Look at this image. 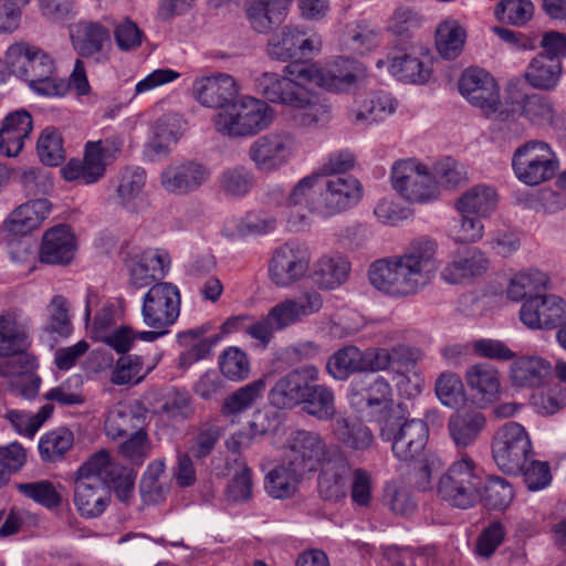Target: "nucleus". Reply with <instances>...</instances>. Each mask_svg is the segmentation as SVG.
<instances>
[{"label":"nucleus","mask_w":566,"mask_h":566,"mask_svg":"<svg viewBox=\"0 0 566 566\" xmlns=\"http://www.w3.org/2000/svg\"><path fill=\"white\" fill-rule=\"evenodd\" d=\"M366 77V69L356 60L337 56L321 66L312 62H291L281 74L264 72L255 78L256 91L268 101L290 107L298 127L322 128L333 118L328 98L315 91L344 93Z\"/></svg>","instance_id":"f257e3e1"},{"label":"nucleus","mask_w":566,"mask_h":566,"mask_svg":"<svg viewBox=\"0 0 566 566\" xmlns=\"http://www.w3.org/2000/svg\"><path fill=\"white\" fill-rule=\"evenodd\" d=\"M437 248V242L430 238L413 239L400 254L371 262L367 270L368 282L391 298L416 296L436 275Z\"/></svg>","instance_id":"f03ea898"},{"label":"nucleus","mask_w":566,"mask_h":566,"mask_svg":"<svg viewBox=\"0 0 566 566\" xmlns=\"http://www.w3.org/2000/svg\"><path fill=\"white\" fill-rule=\"evenodd\" d=\"M32 321L19 308L0 312V377L32 374L38 357L29 352L32 345Z\"/></svg>","instance_id":"7ed1b4c3"},{"label":"nucleus","mask_w":566,"mask_h":566,"mask_svg":"<svg viewBox=\"0 0 566 566\" xmlns=\"http://www.w3.org/2000/svg\"><path fill=\"white\" fill-rule=\"evenodd\" d=\"M272 120L273 109L266 102L245 95L220 109L213 126L223 136L247 137L266 129Z\"/></svg>","instance_id":"20e7f679"},{"label":"nucleus","mask_w":566,"mask_h":566,"mask_svg":"<svg viewBox=\"0 0 566 566\" xmlns=\"http://www.w3.org/2000/svg\"><path fill=\"white\" fill-rule=\"evenodd\" d=\"M482 471L467 454L450 464L438 484L439 496L451 506L463 510L482 500Z\"/></svg>","instance_id":"39448f33"},{"label":"nucleus","mask_w":566,"mask_h":566,"mask_svg":"<svg viewBox=\"0 0 566 566\" xmlns=\"http://www.w3.org/2000/svg\"><path fill=\"white\" fill-rule=\"evenodd\" d=\"M123 148V139L112 135L98 140H88L84 145L83 159L73 158L62 168V177L66 181L92 185L102 179L106 167L118 158Z\"/></svg>","instance_id":"423d86ee"},{"label":"nucleus","mask_w":566,"mask_h":566,"mask_svg":"<svg viewBox=\"0 0 566 566\" xmlns=\"http://www.w3.org/2000/svg\"><path fill=\"white\" fill-rule=\"evenodd\" d=\"M459 90L462 96L480 108L486 117L505 122L514 112L500 101V88L495 78L484 69L473 66L467 69L460 77Z\"/></svg>","instance_id":"0eeeda50"},{"label":"nucleus","mask_w":566,"mask_h":566,"mask_svg":"<svg viewBox=\"0 0 566 566\" xmlns=\"http://www.w3.org/2000/svg\"><path fill=\"white\" fill-rule=\"evenodd\" d=\"M559 167L556 153L543 140H530L517 147L512 157L515 177L526 186H538L554 178Z\"/></svg>","instance_id":"6e6552de"},{"label":"nucleus","mask_w":566,"mask_h":566,"mask_svg":"<svg viewBox=\"0 0 566 566\" xmlns=\"http://www.w3.org/2000/svg\"><path fill=\"white\" fill-rule=\"evenodd\" d=\"M492 457L502 472L518 474L528 458H533L532 440L526 429L515 421L501 426L493 437Z\"/></svg>","instance_id":"1a4fd4ad"},{"label":"nucleus","mask_w":566,"mask_h":566,"mask_svg":"<svg viewBox=\"0 0 566 566\" xmlns=\"http://www.w3.org/2000/svg\"><path fill=\"white\" fill-rule=\"evenodd\" d=\"M391 184L394 189L410 202L426 203L439 197L438 181L428 166L413 158L394 164Z\"/></svg>","instance_id":"9d476101"},{"label":"nucleus","mask_w":566,"mask_h":566,"mask_svg":"<svg viewBox=\"0 0 566 566\" xmlns=\"http://www.w3.org/2000/svg\"><path fill=\"white\" fill-rule=\"evenodd\" d=\"M322 46V36L317 32L305 27L287 24L269 38L266 54L280 62H298L297 60L319 54Z\"/></svg>","instance_id":"9b49d317"},{"label":"nucleus","mask_w":566,"mask_h":566,"mask_svg":"<svg viewBox=\"0 0 566 566\" xmlns=\"http://www.w3.org/2000/svg\"><path fill=\"white\" fill-rule=\"evenodd\" d=\"M75 476L103 482L114 489L120 501H127L134 490V472L115 462L106 449H101L91 454L73 473Z\"/></svg>","instance_id":"f8f14e48"},{"label":"nucleus","mask_w":566,"mask_h":566,"mask_svg":"<svg viewBox=\"0 0 566 566\" xmlns=\"http://www.w3.org/2000/svg\"><path fill=\"white\" fill-rule=\"evenodd\" d=\"M180 307L181 294L177 285L170 282L155 283L143 296V322L150 328H169L177 322Z\"/></svg>","instance_id":"ddd939ff"},{"label":"nucleus","mask_w":566,"mask_h":566,"mask_svg":"<svg viewBox=\"0 0 566 566\" xmlns=\"http://www.w3.org/2000/svg\"><path fill=\"white\" fill-rule=\"evenodd\" d=\"M333 451L318 432L302 429L287 436L282 458L307 475L315 472Z\"/></svg>","instance_id":"4468645a"},{"label":"nucleus","mask_w":566,"mask_h":566,"mask_svg":"<svg viewBox=\"0 0 566 566\" xmlns=\"http://www.w3.org/2000/svg\"><path fill=\"white\" fill-rule=\"evenodd\" d=\"M296 153V139L286 132H271L254 139L248 150L255 168L271 174L286 166Z\"/></svg>","instance_id":"2eb2a0df"},{"label":"nucleus","mask_w":566,"mask_h":566,"mask_svg":"<svg viewBox=\"0 0 566 566\" xmlns=\"http://www.w3.org/2000/svg\"><path fill=\"white\" fill-rule=\"evenodd\" d=\"M380 436L386 441H391V451L400 461H412L423 451L429 432L427 423L420 419L406 420L398 424L387 421Z\"/></svg>","instance_id":"dca6fc26"},{"label":"nucleus","mask_w":566,"mask_h":566,"mask_svg":"<svg viewBox=\"0 0 566 566\" xmlns=\"http://www.w3.org/2000/svg\"><path fill=\"white\" fill-rule=\"evenodd\" d=\"M322 177L313 170L289 191V224L297 229L307 223L308 213L323 216Z\"/></svg>","instance_id":"f3484780"},{"label":"nucleus","mask_w":566,"mask_h":566,"mask_svg":"<svg viewBox=\"0 0 566 566\" xmlns=\"http://www.w3.org/2000/svg\"><path fill=\"white\" fill-rule=\"evenodd\" d=\"M310 253L306 248L289 242L273 253L269 263L271 281L281 287L290 286L300 281L307 272Z\"/></svg>","instance_id":"a211bd4d"},{"label":"nucleus","mask_w":566,"mask_h":566,"mask_svg":"<svg viewBox=\"0 0 566 566\" xmlns=\"http://www.w3.org/2000/svg\"><path fill=\"white\" fill-rule=\"evenodd\" d=\"M521 322L531 329H552L566 321V301L555 294L526 300L520 308Z\"/></svg>","instance_id":"6ab92c4d"},{"label":"nucleus","mask_w":566,"mask_h":566,"mask_svg":"<svg viewBox=\"0 0 566 566\" xmlns=\"http://www.w3.org/2000/svg\"><path fill=\"white\" fill-rule=\"evenodd\" d=\"M319 371L314 365H304L277 379L269 394L270 402L280 409L302 403L308 385L316 382Z\"/></svg>","instance_id":"aec40b11"},{"label":"nucleus","mask_w":566,"mask_h":566,"mask_svg":"<svg viewBox=\"0 0 566 566\" xmlns=\"http://www.w3.org/2000/svg\"><path fill=\"white\" fill-rule=\"evenodd\" d=\"M472 403L486 409L500 400L503 387L499 369L488 363L470 366L464 374Z\"/></svg>","instance_id":"412c9836"},{"label":"nucleus","mask_w":566,"mask_h":566,"mask_svg":"<svg viewBox=\"0 0 566 566\" xmlns=\"http://www.w3.org/2000/svg\"><path fill=\"white\" fill-rule=\"evenodd\" d=\"M323 217H332L356 206L363 197V187L353 176L322 178Z\"/></svg>","instance_id":"4be33fe9"},{"label":"nucleus","mask_w":566,"mask_h":566,"mask_svg":"<svg viewBox=\"0 0 566 566\" xmlns=\"http://www.w3.org/2000/svg\"><path fill=\"white\" fill-rule=\"evenodd\" d=\"M211 169L197 160H186L167 166L160 174V185L169 193L186 195L207 184Z\"/></svg>","instance_id":"5701e85b"},{"label":"nucleus","mask_w":566,"mask_h":566,"mask_svg":"<svg viewBox=\"0 0 566 566\" xmlns=\"http://www.w3.org/2000/svg\"><path fill=\"white\" fill-rule=\"evenodd\" d=\"M353 470L345 453L335 449L323 462L318 476V490L322 497L332 502L346 499Z\"/></svg>","instance_id":"b1692460"},{"label":"nucleus","mask_w":566,"mask_h":566,"mask_svg":"<svg viewBox=\"0 0 566 566\" xmlns=\"http://www.w3.org/2000/svg\"><path fill=\"white\" fill-rule=\"evenodd\" d=\"M240 86L228 73H214L197 77L192 84V95L202 106L222 109L239 95Z\"/></svg>","instance_id":"393cba45"},{"label":"nucleus","mask_w":566,"mask_h":566,"mask_svg":"<svg viewBox=\"0 0 566 566\" xmlns=\"http://www.w3.org/2000/svg\"><path fill=\"white\" fill-rule=\"evenodd\" d=\"M489 260L479 248L457 250L440 272L441 280L448 284H465L484 274Z\"/></svg>","instance_id":"a878e982"},{"label":"nucleus","mask_w":566,"mask_h":566,"mask_svg":"<svg viewBox=\"0 0 566 566\" xmlns=\"http://www.w3.org/2000/svg\"><path fill=\"white\" fill-rule=\"evenodd\" d=\"M398 101L388 92H375L356 98L347 111V119L355 126H370L396 113Z\"/></svg>","instance_id":"bb28decb"},{"label":"nucleus","mask_w":566,"mask_h":566,"mask_svg":"<svg viewBox=\"0 0 566 566\" xmlns=\"http://www.w3.org/2000/svg\"><path fill=\"white\" fill-rule=\"evenodd\" d=\"M323 307V297L316 291H306L295 298H286L269 312V321L275 329H283L313 315Z\"/></svg>","instance_id":"cd10ccee"},{"label":"nucleus","mask_w":566,"mask_h":566,"mask_svg":"<svg viewBox=\"0 0 566 566\" xmlns=\"http://www.w3.org/2000/svg\"><path fill=\"white\" fill-rule=\"evenodd\" d=\"M55 66L53 59L36 49V54L30 57V63L25 69L27 75L22 80L28 82L30 87L39 95L43 96H62L66 92V85L63 80L54 76Z\"/></svg>","instance_id":"c85d7f7f"},{"label":"nucleus","mask_w":566,"mask_h":566,"mask_svg":"<svg viewBox=\"0 0 566 566\" xmlns=\"http://www.w3.org/2000/svg\"><path fill=\"white\" fill-rule=\"evenodd\" d=\"M76 252V241L71 229L61 224L44 232L39 260L45 264L66 265Z\"/></svg>","instance_id":"c756f323"},{"label":"nucleus","mask_w":566,"mask_h":566,"mask_svg":"<svg viewBox=\"0 0 566 566\" xmlns=\"http://www.w3.org/2000/svg\"><path fill=\"white\" fill-rule=\"evenodd\" d=\"M352 263L340 252H329L317 259L313 266L312 280L319 290L333 291L344 285L350 276Z\"/></svg>","instance_id":"7c9ffc66"},{"label":"nucleus","mask_w":566,"mask_h":566,"mask_svg":"<svg viewBox=\"0 0 566 566\" xmlns=\"http://www.w3.org/2000/svg\"><path fill=\"white\" fill-rule=\"evenodd\" d=\"M70 35L74 49L83 56L98 59L111 45L108 28L97 21H78L71 28Z\"/></svg>","instance_id":"2f4dec72"},{"label":"nucleus","mask_w":566,"mask_h":566,"mask_svg":"<svg viewBox=\"0 0 566 566\" xmlns=\"http://www.w3.org/2000/svg\"><path fill=\"white\" fill-rule=\"evenodd\" d=\"M170 266L169 254L159 249L144 251L129 265V284L143 289L163 279Z\"/></svg>","instance_id":"473e14b6"},{"label":"nucleus","mask_w":566,"mask_h":566,"mask_svg":"<svg viewBox=\"0 0 566 566\" xmlns=\"http://www.w3.org/2000/svg\"><path fill=\"white\" fill-rule=\"evenodd\" d=\"M73 502L80 515L86 518L99 516L109 503L111 486L75 475H73Z\"/></svg>","instance_id":"72a5a7b5"},{"label":"nucleus","mask_w":566,"mask_h":566,"mask_svg":"<svg viewBox=\"0 0 566 566\" xmlns=\"http://www.w3.org/2000/svg\"><path fill=\"white\" fill-rule=\"evenodd\" d=\"M32 117L25 111H15L6 116L0 129V150L8 157L18 156L31 135Z\"/></svg>","instance_id":"f704fd0d"},{"label":"nucleus","mask_w":566,"mask_h":566,"mask_svg":"<svg viewBox=\"0 0 566 566\" xmlns=\"http://www.w3.org/2000/svg\"><path fill=\"white\" fill-rule=\"evenodd\" d=\"M51 212L46 199H36L19 206L4 221V229L11 235H25L38 229Z\"/></svg>","instance_id":"c9c22d12"},{"label":"nucleus","mask_w":566,"mask_h":566,"mask_svg":"<svg viewBox=\"0 0 566 566\" xmlns=\"http://www.w3.org/2000/svg\"><path fill=\"white\" fill-rule=\"evenodd\" d=\"M552 364L539 356H522L510 367V379L513 386L536 388L545 384L553 375Z\"/></svg>","instance_id":"e433bc0d"},{"label":"nucleus","mask_w":566,"mask_h":566,"mask_svg":"<svg viewBox=\"0 0 566 566\" xmlns=\"http://www.w3.org/2000/svg\"><path fill=\"white\" fill-rule=\"evenodd\" d=\"M292 0H251L245 7L247 18L259 33H268L273 24L287 15Z\"/></svg>","instance_id":"4c0bfd02"},{"label":"nucleus","mask_w":566,"mask_h":566,"mask_svg":"<svg viewBox=\"0 0 566 566\" xmlns=\"http://www.w3.org/2000/svg\"><path fill=\"white\" fill-rule=\"evenodd\" d=\"M144 420L134 403L122 401L107 411L104 432L109 439L117 440L142 428Z\"/></svg>","instance_id":"58836bf2"},{"label":"nucleus","mask_w":566,"mask_h":566,"mask_svg":"<svg viewBox=\"0 0 566 566\" xmlns=\"http://www.w3.org/2000/svg\"><path fill=\"white\" fill-rule=\"evenodd\" d=\"M486 427V417L475 410L453 413L448 421L449 434L458 448L472 446Z\"/></svg>","instance_id":"ea45409f"},{"label":"nucleus","mask_w":566,"mask_h":566,"mask_svg":"<svg viewBox=\"0 0 566 566\" xmlns=\"http://www.w3.org/2000/svg\"><path fill=\"white\" fill-rule=\"evenodd\" d=\"M551 287L547 273L538 269H526L516 272L509 281L506 295L514 302H524L531 297L539 296Z\"/></svg>","instance_id":"a19ab883"},{"label":"nucleus","mask_w":566,"mask_h":566,"mask_svg":"<svg viewBox=\"0 0 566 566\" xmlns=\"http://www.w3.org/2000/svg\"><path fill=\"white\" fill-rule=\"evenodd\" d=\"M146 184V172L140 167L124 169L116 188V202L123 208L137 212L145 206L143 189Z\"/></svg>","instance_id":"79ce46f5"},{"label":"nucleus","mask_w":566,"mask_h":566,"mask_svg":"<svg viewBox=\"0 0 566 566\" xmlns=\"http://www.w3.org/2000/svg\"><path fill=\"white\" fill-rule=\"evenodd\" d=\"M496 190L488 185H478L465 190L455 201L458 213H470L479 218L490 217L497 207Z\"/></svg>","instance_id":"37998d69"},{"label":"nucleus","mask_w":566,"mask_h":566,"mask_svg":"<svg viewBox=\"0 0 566 566\" xmlns=\"http://www.w3.org/2000/svg\"><path fill=\"white\" fill-rule=\"evenodd\" d=\"M306 476L285 459L274 467L265 476V490L273 499H289L295 494L300 483Z\"/></svg>","instance_id":"c03bdc74"},{"label":"nucleus","mask_w":566,"mask_h":566,"mask_svg":"<svg viewBox=\"0 0 566 566\" xmlns=\"http://www.w3.org/2000/svg\"><path fill=\"white\" fill-rule=\"evenodd\" d=\"M562 61L536 54L528 63L524 77L534 88L552 91L562 77Z\"/></svg>","instance_id":"a18cd8bd"},{"label":"nucleus","mask_w":566,"mask_h":566,"mask_svg":"<svg viewBox=\"0 0 566 566\" xmlns=\"http://www.w3.org/2000/svg\"><path fill=\"white\" fill-rule=\"evenodd\" d=\"M421 357V353L407 345L395 346L391 350L386 348H369L363 352V371L385 370L395 361L415 364Z\"/></svg>","instance_id":"49530a36"},{"label":"nucleus","mask_w":566,"mask_h":566,"mask_svg":"<svg viewBox=\"0 0 566 566\" xmlns=\"http://www.w3.org/2000/svg\"><path fill=\"white\" fill-rule=\"evenodd\" d=\"M514 112V117L510 116L504 123L514 122L517 115H523L530 123L536 126H553L555 124L556 112L553 102L543 95L532 94L523 98L522 103L509 107Z\"/></svg>","instance_id":"de8ad7c7"},{"label":"nucleus","mask_w":566,"mask_h":566,"mask_svg":"<svg viewBox=\"0 0 566 566\" xmlns=\"http://www.w3.org/2000/svg\"><path fill=\"white\" fill-rule=\"evenodd\" d=\"M389 72L397 80L411 84H423L431 75L430 59L405 53L392 59Z\"/></svg>","instance_id":"09e8293b"},{"label":"nucleus","mask_w":566,"mask_h":566,"mask_svg":"<svg viewBox=\"0 0 566 566\" xmlns=\"http://www.w3.org/2000/svg\"><path fill=\"white\" fill-rule=\"evenodd\" d=\"M74 434L65 428L60 427L41 436L38 449L42 461L55 463L64 460L66 453L73 448Z\"/></svg>","instance_id":"8fccbe9b"},{"label":"nucleus","mask_w":566,"mask_h":566,"mask_svg":"<svg viewBox=\"0 0 566 566\" xmlns=\"http://www.w3.org/2000/svg\"><path fill=\"white\" fill-rule=\"evenodd\" d=\"M465 40V29L454 19L441 22L436 32L437 50L447 60H453L460 55Z\"/></svg>","instance_id":"3c124183"},{"label":"nucleus","mask_w":566,"mask_h":566,"mask_svg":"<svg viewBox=\"0 0 566 566\" xmlns=\"http://www.w3.org/2000/svg\"><path fill=\"white\" fill-rule=\"evenodd\" d=\"M157 365V359L146 365L142 356L125 355L115 363L111 381L117 386L140 382Z\"/></svg>","instance_id":"603ef678"},{"label":"nucleus","mask_w":566,"mask_h":566,"mask_svg":"<svg viewBox=\"0 0 566 566\" xmlns=\"http://www.w3.org/2000/svg\"><path fill=\"white\" fill-rule=\"evenodd\" d=\"M332 432L336 440L354 451L368 450L374 443V436L368 427L350 423L345 418H338L333 422Z\"/></svg>","instance_id":"864d4df0"},{"label":"nucleus","mask_w":566,"mask_h":566,"mask_svg":"<svg viewBox=\"0 0 566 566\" xmlns=\"http://www.w3.org/2000/svg\"><path fill=\"white\" fill-rule=\"evenodd\" d=\"M302 403L308 415L322 421L333 419L336 413L334 392L325 385L310 384Z\"/></svg>","instance_id":"5fc2aeb1"},{"label":"nucleus","mask_w":566,"mask_h":566,"mask_svg":"<svg viewBox=\"0 0 566 566\" xmlns=\"http://www.w3.org/2000/svg\"><path fill=\"white\" fill-rule=\"evenodd\" d=\"M186 128L187 123L181 115L177 113L163 115L154 125V139L150 143L151 149L158 154L169 145L177 143Z\"/></svg>","instance_id":"6e6d98bb"},{"label":"nucleus","mask_w":566,"mask_h":566,"mask_svg":"<svg viewBox=\"0 0 566 566\" xmlns=\"http://www.w3.org/2000/svg\"><path fill=\"white\" fill-rule=\"evenodd\" d=\"M266 388L263 379H256L237 389L228 396L222 406V413L235 417L249 409L262 398Z\"/></svg>","instance_id":"4d7b16f0"},{"label":"nucleus","mask_w":566,"mask_h":566,"mask_svg":"<svg viewBox=\"0 0 566 566\" xmlns=\"http://www.w3.org/2000/svg\"><path fill=\"white\" fill-rule=\"evenodd\" d=\"M326 369L338 380L348 378L353 373L363 371V352L355 346H345L328 358Z\"/></svg>","instance_id":"13d9d810"},{"label":"nucleus","mask_w":566,"mask_h":566,"mask_svg":"<svg viewBox=\"0 0 566 566\" xmlns=\"http://www.w3.org/2000/svg\"><path fill=\"white\" fill-rule=\"evenodd\" d=\"M434 391L439 401L451 409H458L467 401L464 384L458 374L443 371L436 380Z\"/></svg>","instance_id":"bf43d9fd"},{"label":"nucleus","mask_w":566,"mask_h":566,"mask_svg":"<svg viewBox=\"0 0 566 566\" xmlns=\"http://www.w3.org/2000/svg\"><path fill=\"white\" fill-rule=\"evenodd\" d=\"M53 407L45 405L36 413L21 410H8L6 419L15 431L24 437L33 438L43 423L51 417Z\"/></svg>","instance_id":"052dcab7"},{"label":"nucleus","mask_w":566,"mask_h":566,"mask_svg":"<svg viewBox=\"0 0 566 566\" xmlns=\"http://www.w3.org/2000/svg\"><path fill=\"white\" fill-rule=\"evenodd\" d=\"M382 40L381 30L369 21H359L350 31L347 46L357 54H366L377 49Z\"/></svg>","instance_id":"680f3d73"},{"label":"nucleus","mask_w":566,"mask_h":566,"mask_svg":"<svg viewBox=\"0 0 566 566\" xmlns=\"http://www.w3.org/2000/svg\"><path fill=\"white\" fill-rule=\"evenodd\" d=\"M126 437L118 446V454L130 464L140 467L151 453V441L143 427Z\"/></svg>","instance_id":"e2e57ef3"},{"label":"nucleus","mask_w":566,"mask_h":566,"mask_svg":"<svg viewBox=\"0 0 566 566\" xmlns=\"http://www.w3.org/2000/svg\"><path fill=\"white\" fill-rule=\"evenodd\" d=\"M484 235L482 218L470 213H459L449 226V237L455 243L471 244L479 242Z\"/></svg>","instance_id":"0e129e2a"},{"label":"nucleus","mask_w":566,"mask_h":566,"mask_svg":"<svg viewBox=\"0 0 566 566\" xmlns=\"http://www.w3.org/2000/svg\"><path fill=\"white\" fill-rule=\"evenodd\" d=\"M219 367L222 375L232 381H241L250 374L248 355L239 347H229L219 357Z\"/></svg>","instance_id":"69168bd1"},{"label":"nucleus","mask_w":566,"mask_h":566,"mask_svg":"<svg viewBox=\"0 0 566 566\" xmlns=\"http://www.w3.org/2000/svg\"><path fill=\"white\" fill-rule=\"evenodd\" d=\"M36 150L44 165H60L65 157L62 135L54 128H45L38 139Z\"/></svg>","instance_id":"338daca9"},{"label":"nucleus","mask_w":566,"mask_h":566,"mask_svg":"<svg viewBox=\"0 0 566 566\" xmlns=\"http://www.w3.org/2000/svg\"><path fill=\"white\" fill-rule=\"evenodd\" d=\"M482 499L486 506L493 510H505L514 497V489L511 483L500 476H492L483 482Z\"/></svg>","instance_id":"774afa93"}]
</instances>
